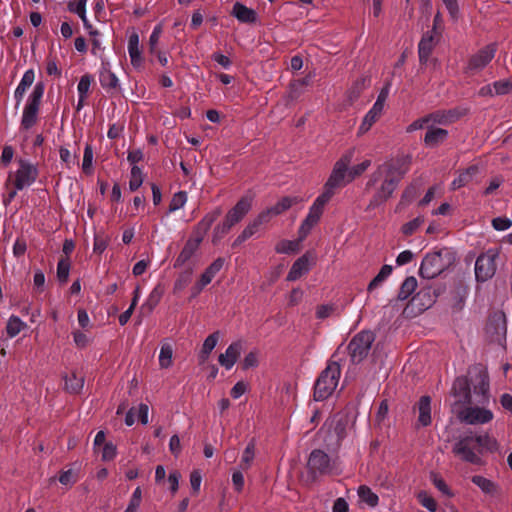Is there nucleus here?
<instances>
[{"mask_svg": "<svg viewBox=\"0 0 512 512\" xmlns=\"http://www.w3.org/2000/svg\"><path fill=\"white\" fill-rule=\"evenodd\" d=\"M435 46L434 35L426 32L418 44V56L421 65H426Z\"/></svg>", "mask_w": 512, "mask_h": 512, "instance_id": "25", "label": "nucleus"}, {"mask_svg": "<svg viewBox=\"0 0 512 512\" xmlns=\"http://www.w3.org/2000/svg\"><path fill=\"white\" fill-rule=\"evenodd\" d=\"M493 88L496 95H505L512 90V79L495 81Z\"/></svg>", "mask_w": 512, "mask_h": 512, "instance_id": "60", "label": "nucleus"}, {"mask_svg": "<svg viewBox=\"0 0 512 512\" xmlns=\"http://www.w3.org/2000/svg\"><path fill=\"white\" fill-rule=\"evenodd\" d=\"M219 336V331H215L204 340L202 349L199 353L200 363H204L209 358L210 353L218 343Z\"/></svg>", "mask_w": 512, "mask_h": 512, "instance_id": "33", "label": "nucleus"}, {"mask_svg": "<svg viewBox=\"0 0 512 512\" xmlns=\"http://www.w3.org/2000/svg\"><path fill=\"white\" fill-rule=\"evenodd\" d=\"M143 183V174L140 167L133 165L131 167V178L129 181V189L131 192H135L140 188Z\"/></svg>", "mask_w": 512, "mask_h": 512, "instance_id": "49", "label": "nucleus"}, {"mask_svg": "<svg viewBox=\"0 0 512 512\" xmlns=\"http://www.w3.org/2000/svg\"><path fill=\"white\" fill-rule=\"evenodd\" d=\"M380 115L372 110H369L364 116L363 121L358 129V135H363L370 130L372 125L376 122Z\"/></svg>", "mask_w": 512, "mask_h": 512, "instance_id": "53", "label": "nucleus"}, {"mask_svg": "<svg viewBox=\"0 0 512 512\" xmlns=\"http://www.w3.org/2000/svg\"><path fill=\"white\" fill-rule=\"evenodd\" d=\"M416 288L417 279L414 276L407 277L400 286L398 292V299L401 301L408 299Z\"/></svg>", "mask_w": 512, "mask_h": 512, "instance_id": "39", "label": "nucleus"}, {"mask_svg": "<svg viewBox=\"0 0 512 512\" xmlns=\"http://www.w3.org/2000/svg\"><path fill=\"white\" fill-rule=\"evenodd\" d=\"M392 270L391 265H383L378 274L368 284L367 290L371 292L377 288L392 273Z\"/></svg>", "mask_w": 512, "mask_h": 512, "instance_id": "44", "label": "nucleus"}, {"mask_svg": "<svg viewBox=\"0 0 512 512\" xmlns=\"http://www.w3.org/2000/svg\"><path fill=\"white\" fill-rule=\"evenodd\" d=\"M334 470V462L330 456L321 449L311 451L307 461V471L312 480L318 477L332 474Z\"/></svg>", "mask_w": 512, "mask_h": 512, "instance_id": "7", "label": "nucleus"}, {"mask_svg": "<svg viewBox=\"0 0 512 512\" xmlns=\"http://www.w3.org/2000/svg\"><path fill=\"white\" fill-rule=\"evenodd\" d=\"M299 202L300 199L296 196H285L282 197L275 205H273L271 209L274 212V215L278 216Z\"/></svg>", "mask_w": 512, "mask_h": 512, "instance_id": "36", "label": "nucleus"}, {"mask_svg": "<svg viewBox=\"0 0 512 512\" xmlns=\"http://www.w3.org/2000/svg\"><path fill=\"white\" fill-rule=\"evenodd\" d=\"M199 246L194 244L192 241L187 240L180 254L176 258L173 267L180 268L184 266L198 250Z\"/></svg>", "mask_w": 512, "mask_h": 512, "instance_id": "31", "label": "nucleus"}, {"mask_svg": "<svg viewBox=\"0 0 512 512\" xmlns=\"http://www.w3.org/2000/svg\"><path fill=\"white\" fill-rule=\"evenodd\" d=\"M474 370L477 371L476 377L478 380V382L474 385V392L482 396V399L479 400V403L485 404L489 400V376L481 364L474 366Z\"/></svg>", "mask_w": 512, "mask_h": 512, "instance_id": "17", "label": "nucleus"}, {"mask_svg": "<svg viewBox=\"0 0 512 512\" xmlns=\"http://www.w3.org/2000/svg\"><path fill=\"white\" fill-rule=\"evenodd\" d=\"M499 256V250L490 248L481 253L475 262V277L478 282H485L491 279L497 269L496 259Z\"/></svg>", "mask_w": 512, "mask_h": 512, "instance_id": "8", "label": "nucleus"}, {"mask_svg": "<svg viewBox=\"0 0 512 512\" xmlns=\"http://www.w3.org/2000/svg\"><path fill=\"white\" fill-rule=\"evenodd\" d=\"M474 443L480 447L478 449L479 453H482L484 449L490 452H494L498 449L497 440L493 437H490L487 433L474 436Z\"/></svg>", "mask_w": 512, "mask_h": 512, "instance_id": "34", "label": "nucleus"}, {"mask_svg": "<svg viewBox=\"0 0 512 512\" xmlns=\"http://www.w3.org/2000/svg\"><path fill=\"white\" fill-rule=\"evenodd\" d=\"M403 165H404L403 161L400 159H397V160L387 161L380 166L385 174V178H389V177L399 178V182H400L407 171V169H405L403 167Z\"/></svg>", "mask_w": 512, "mask_h": 512, "instance_id": "26", "label": "nucleus"}, {"mask_svg": "<svg viewBox=\"0 0 512 512\" xmlns=\"http://www.w3.org/2000/svg\"><path fill=\"white\" fill-rule=\"evenodd\" d=\"M449 132L446 129L430 126L424 137V144L427 147L435 148L448 138Z\"/></svg>", "mask_w": 512, "mask_h": 512, "instance_id": "23", "label": "nucleus"}, {"mask_svg": "<svg viewBox=\"0 0 512 512\" xmlns=\"http://www.w3.org/2000/svg\"><path fill=\"white\" fill-rule=\"evenodd\" d=\"M232 15L242 23H255L257 20V13L239 2L234 4Z\"/></svg>", "mask_w": 512, "mask_h": 512, "instance_id": "29", "label": "nucleus"}, {"mask_svg": "<svg viewBox=\"0 0 512 512\" xmlns=\"http://www.w3.org/2000/svg\"><path fill=\"white\" fill-rule=\"evenodd\" d=\"M430 480L432 481L433 485L444 495L447 497H453L454 493L451 491L449 486L446 484L444 479L436 472L430 473Z\"/></svg>", "mask_w": 512, "mask_h": 512, "instance_id": "47", "label": "nucleus"}, {"mask_svg": "<svg viewBox=\"0 0 512 512\" xmlns=\"http://www.w3.org/2000/svg\"><path fill=\"white\" fill-rule=\"evenodd\" d=\"M478 170L479 169L477 165H471L465 170L461 171L458 177H456L452 181L451 189L457 190L460 189L461 187L466 186L472 180L473 176H475L478 173Z\"/></svg>", "mask_w": 512, "mask_h": 512, "instance_id": "30", "label": "nucleus"}, {"mask_svg": "<svg viewBox=\"0 0 512 512\" xmlns=\"http://www.w3.org/2000/svg\"><path fill=\"white\" fill-rule=\"evenodd\" d=\"M74 468H70L66 471L61 472L59 476V482L63 485H73L78 480V471L80 469V464L75 462L73 463Z\"/></svg>", "mask_w": 512, "mask_h": 512, "instance_id": "43", "label": "nucleus"}, {"mask_svg": "<svg viewBox=\"0 0 512 512\" xmlns=\"http://www.w3.org/2000/svg\"><path fill=\"white\" fill-rule=\"evenodd\" d=\"M310 270V257L309 252H306L301 257H299L291 266L286 280L287 281H296L301 278L303 275L307 274Z\"/></svg>", "mask_w": 512, "mask_h": 512, "instance_id": "22", "label": "nucleus"}, {"mask_svg": "<svg viewBox=\"0 0 512 512\" xmlns=\"http://www.w3.org/2000/svg\"><path fill=\"white\" fill-rule=\"evenodd\" d=\"M191 275H192L191 267L188 270L182 272L174 283V290L184 289L188 285V283L191 281Z\"/></svg>", "mask_w": 512, "mask_h": 512, "instance_id": "63", "label": "nucleus"}, {"mask_svg": "<svg viewBox=\"0 0 512 512\" xmlns=\"http://www.w3.org/2000/svg\"><path fill=\"white\" fill-rule=\"evenodd\" d=\"M172 355V347L169 344L162 345L159 354V365L161 368H169L172 365Z\"/></svg>", "mask_w": 512, "mask_h": 512, "instance_id": "52", "label": "nucleus"}, {"mask_svg": "<svg viewBox=\"0 0 512 512\" xmlns=\"http://www.w3.org/2000/svg\"><path fill=\"white\" fill-rule=\"evenodd\" d=\"M452 391L458 402L463 404L471 403L470 381L466 376L457 377L453 383Z\"/></svg>", "mask_w": 512, "mask_h": 512, "instance_id": "21", "label": "nucleus"}, {"mask_svg": "<svg viewBox=\"0 0 512 512\" xmlns=\"http://www.w3.org/2000/svg\"><path fill=\"white\" fill-rule=\"evenodd\" d=\"M417 194L418 187L415 184L408 185L401 195L400 201L396 207V211L410 204L416 198Z\"/></svg>", "mask_w": 512, "mask_h": 512, "instance_id": "41", "label": "nucleus"}, {"mask_svg": "<svg viewBox=\"0 0 512 512\" xmlns=\"http://www.w3.org/2000/svg\"><path fill=\"white\" fill-rule=\"evenodd\" d=\"M366 86V79H357L348 90V98L351 102L357 100Z\"/></svg>", "mask_w": 512, "mask_h": 512, "instance_id": "55", "label": "nucleus"}, {"mask_svg": "<svg viewBox=\"0 0 512 512\" xmlns=\"http://www.w3.org/2000/svg\"><path fill=\"white\" fill-rule=\"evenodd\" d=\"M458 419L469 425L486 424L493 420L494 414L491 410L484 407L468 406L459 411Z\"/></svg>", "mask_w": 512, "mask_h": 512, "instance_id": "10", "label": "nucleus"}, {"mask_svg": "<svg viewBox=\"0 0 512 512\" xmlns=\"http://www.w3.org/2000/svg\"><path fill=\"white\" fill-rule=\"evenodd\" d=\"M456 252L448 247L427 253L420 265L419 275L425 279H433L449 269L456 262Z\"/></svg>", "mask_w": 512, "mask_h": 512, "instance_id": "1", "label": "nucleus"}, {"mask_svg": "<svg viewBox=\"0 0 512 512\" xmlns=\"http://www.w3.org/2000/svg\"><path fill=\"white\" fill-rule=\"evenodd\" d=\"M59 156L61 161L65 164L67 169H70L73 165L79 164V156L75 152L73 155L70 153L69 149L64 146H61L59 149Z\"/></svg>", "mask_w": 512, "mask_h": 512, "instance_id": "48", "label": "nucleus"}, {"mask_svg": "<svg viewBox=\"0 0 512 512\" xmlns=\"http://www.w3.org/2000/svg\"><path fill=\"white\" fill-rule=\"evenodd\" d=\"M486 332L491 336V340L501 343L505 339L507 326L504 313H495L488 320Z\"/></svg>", "mask_w": 512, "mask_h": 512, "instance_id": "15", "label": "nucleus"}, {"mask_svg": "<svg viewBox=\"0 0 512 512\" xmlns=\"http://www.w3.org/2000/svg\"><path fill=\"white\" fill-rule=\"evenodd\" d=\"M467 113L466 109L453 108L449 110H438L430 114L431 121L441 125H448L456 122Z\"/></svg>", "mask_w": 512, "mask_h": 512, "instance_id": "18", "label": "nucleus"}, {"mask_svg": "<svg viewBox=\"0 0 512 512\" xmlns=\"http://www.w3.org/2000/svg\"><path fill=\"white\" fill-rule=\"evenodd\" d=\"M233 227L232 224H229V222L224 219L223 222L217 224L214 227L213 235H212V243L217 244Z\"/></svg>", "mask_w": 512, "mask_h": 512, "instance_id": "51", "label": "nucleus"}, {"mask_svg": "<svg viewBox=\"0 0 512 512\" xmlns=\"http://www.w3.org/2000/svg\"><path fill=\"white\" fill-rule=\"evenodd\" d=\"M253 196L245 195L227 212L225 219L233 226L239 223L251 210Z\"/></svg>", "mask_w": 512, "mask_h": 512, "instance_id": "14", "label": "nucleus"}, {"mask_svg": "<svg viewBox=\"0 0 512 512\" xmlns=\"http://www.w3.org/2000/svg\"><path fill=\"white\" fill-rule=\"evenodd\" d=\"M165 293V287L161 283L157 284L150 292L146 301L140 307V313L150 314L159 304Z\"/></svg>", "mask_w": 512, "mask_h": 512, "instance_id": "24", "label": "nucleus"}, {"mask_svg": "<svg viewBox=\"0 0 512 512\" xmlns=\"http://www.w3.org/2000/svg\"><path fill=\"white\" fill-rule=\"evenodd\" d=\"M474 436L465 435L453 445L452 453L458 456L462 461L471 464H480L481 458L473 449Z\"/></svg>", "mask_w": 512, "mask_h": 512, "instance_id": "13", "label": "nucleus"}, {"mask_svg": "<svg viewBox=\"0 0 512 512\" xmlns=\"http://www.w3.org/2000/svg\"><path fill=\"white\" fill-rule=\"evenodd\" d=\"M496 52V43H490L478 50L468 59L467 66L465 67V73L474 74L482 71L495 57Z\"/></svg>", "mask_w": 512, "mask_h": 512, "instance_id": "9", "label": "nucleus"}, {"mask_svg": "<svg viewBox=\"0 0 512 512\" xmlns=\"http://www.w3.org/2000/svg\"><path fill=\"white\" fill-rule=\"evenodd\" d=\"M341 376V366L338 362L329 360L324 370L317 377L313 387V399L324 401L337 388Z\"/></svg>", "mask_w": 512, "mask_h": 512, "instance_id": "2", "label": "nucleus"}, {"mask_svg": "<svg viewBox=\"0 0 512 512\" xmlns=\"http://www.w3.org/2000/svg\"><path fill=\"white\" fill-rule=\"evenodd\" d=\"M305 91V88L297 85V81L293 80L288 86V98L291 101L297 100Z\"/></svg>", "mask_w": 512, "mask_h": 512, "instance_id": "64", "label": "nucleus"}, {"mask_svg": "<svg viewBox=\"0 0 512 512\" xmlns=\"http://www.w3.org/2000/svg\"><path fill=\"white\" fill-rule=\"evenodd\" d=\"M93 148L92 145L87 143L84 148L82 169L86 175H90L93 171Z\"/></svg>", "mask_w": 512, "mask_h": 512, "instance_id": "50", "label": "nucleus"}, {"mask_svg": "<svg viewBox=\"0 0 512 512\" xmlns=\"http://www.w3.org/2000/svg\"><path fill=\"white\" fill-rule=\"evenodd\" d=\"M374 340L375 335L369 330H363L357 333L351 339L347 347L351 362L354 364L361 363L368 356Z\"/></svg>", "mask_w": 512, "mask_h": 512, "instance_id": "5", "label": "nucleus"}, {"mask_svg": "<svg viewBox=\"0 0 512 512\" xmlns=\"http://www.w3.org/2000/svg\"><path fill=\"white\" fill-rule=\"evenodd\" d=\"M473 484L478 486L485 494H494L497 489V485L490 479L481 475H474L471 478Z\"/></svg>", "mask_w": 512, "mask_h": 512, "instance_id": "40", "label": "nucleus"}, {"mask_svg": "<svg viewBox=\"0 0 512 512\" xmlns=\"http://www.w3.org/2000/svg\"><path fill=\"white\" fill-rule=\"evenodd\" d=\"M371 165L370 160H364L363 162L353 166L351 169H349L348 173V182H351L356 177L360 176L362 173H364L368 167Z\"/></svg>", "mask_w": 512, "mask_h": 512, "instance_id": "58", "label": "nucleus"}, {"mask_svg": "<svg viewBox=\"0 0 512 512\" xmlns=\"http://www.w3.org/2000/svg\"><path fill=\"white\" fill-rule=\"evenodd\" d=\"M388 85L386 87H384L378 97H377V100L376 102L373 104L372 108L370 110L374 111L375 113L381 115L382 111H383V108H384V103L388 97Z\"/></svg>", "mask_w": 512, "mask_h": 512, "instance_id": "62", "label": "nucleus"}, {"mask_svg": "<svg viewBox=\"0 0 512 512\" xmlns=\"http://www.w3.org/2000/svg\"><path fill=\"white\" fill-rule=\"evenodd\" d=\"M100 85L107 93L114 95L120 90L119 79L109 68V63H102L101 70L99 72Z\"/></svg>", "mask_w": 512, "mask_h": 512, "instance_id": "16", "label": "nucleus"}, {"mask_svg": "<svg viewBox=\"0 0 512 512\" xmlns=\"http://www.w3.org/2000/svg\"><path fill=\"white\" fill-rule=\"evenodd\" d=\"M93 82V76L90 74H85L80 78V81L77 86L78 95L81 96V98H87L89 88L91 83Z\"/></svg>", "mask_w": 512, "mask_h": 512, "instance_id": "57", "label": "nucleus"}, {"mask_svg": "<svg viewBox=\"0 0 512 512\" xmlns=\"http://www.w3.org/2000/svg\"><path fill=\"white\" fill-rule=\"evenodd\" d=\"M299 238L297 240H281L275 246V251L279 254H294L300 249Z\"/></svg>", "mask_w": 512, "mask_h": 512, "instance_id": "37", "label": "nucleus"}, {"mask_svg": "<svg viewBox=\"0 0 512 512\" xmlns=\"http://www.w3.org/2000/svg\"><path fill=\"white\" fill-rule=\"evenodd\" d=\"M418 422L423 427L431 424V397L428 395L421 396L418 401Z\"/></svg>", "mask_w": 512, "mask_h": 512, "instance_id": "27", "label": "nucleus"}, {"mask_svg": "<svg viewBox=\"0 0 512 512\" xmlns=\"http://www.w3.org/2000/svg\"><path fill=\"white\" fill-rule=\"evenodd\" d=\"M399 185V178L389 177L385 178L380 185V187L376 190L374 195L372 196L370 202L368 203L365 211H372L382 204H384L394 193L396 188Z\"/></svg>", "mask_w": 512, "mask_h": 512, "instance_id": "12", "label": "nucleus"}, {"mask_svg": "<svg viewBox=\"0 0 512 512\" xmlns=\"http://www.w3.org/2000/svg\"><path fill=\"white\" fill-rule=\"evenodd\" d=\"M452 308L460 311L464 306L465 290L458 287L452 292Z\"/></svg>", "mask_w": 512, "mask_h": 512, "instance_id": "59", "label": "nucleus"}, {"mask_svg": "<svg viewBox=\"0 0 512 512\" xmlns=\"http://www.w3.org/2000/svg\"><path fill=\"white\" fill-rule=\"evenodd\" d=\"M330 200L329 193H321L315 199L312 206L309 208L306 218L302 221L298 229L299 241H303L310 234L313 227L319 222L324 212L325 205Z\"/></svg>", "mask_w": 512, "mask_h": 512, "instance_id": "6", "label": "nucleus"}, {"mask_svg": "<svg viewBox=\"0 0 512 512\" xmlns=\"http://www.w3.org/2000/svg\"><path fill=\"white\" fill-rule=\"evenodd\" d=\"M242 351V343L241 341H236L231 343L225 353H222L218 357V361L221 366H223L225 369L230 370L234 364L237 362L239 356L241 355Z\"/></svg>", "mask_w": 512, "mask_h": 512, "instance_id": "20", "label": "nucleus"}, {"mask_svg": "<svg viewBox=\"0 0 512 512\" xmlns=\"http://www.w3.org/2000/svg\"><path fill=\"white\" fill-rule=\"evenodd\" d=\"M222 209L220 207L215 208L213 211L207 213L202 220H200L195 226L201 232L207 233L213 223L221 216Z\"/></svg>", "mask_w": 512, "mask_h": 512, "instance_id": "35", "label": "nucleus"}, {"mask_svg": "<svg viewBox=\"0 0 512 512\" xmlns=\"http://www.w3.org/2000/svg\"><path fill=\"white\" fill-rule=\"evenodd\" d=\"M348 423L349 419L347 414L337 413L333 416L329 424V430L335 435L337 445H340L347 436Z\"/></svg>", "mask_w": 512, "mask_h": 512, "instance_id": "19", "label": "nucleus"}, {"mask_svg": "<svg viewBox=\"0 0 512 512\" xmlns=\"http://www.w3.org/2000/svg\"><path fill=\"white\" fill-rule=\"evenodd\" d=\"M359 497L366 502L369 506L374 507L379 502V497L369 487L360 486L358 489Z\"/></svg>", "mask_w": 512, "mask_h": 512, "instance_id": "46", "label": "nucleus"}, {"mask_svg": "<svg viewBox=\"0 0 512 512\" xmlns=\"http://www.w3.org/2000/svg\"><path fill=\"white\" fill-rule=\"evenodd\" d=\"M128 52L130 55L132 66L134 68L141 67L143 63V58L139 48V36L137 33H133L129 37Z\"/></svg>", "mask_w": 512, "mask_h": 512, "instance_id": "28", "label": "nucleus"}, {"mask_svg": "<svg viewBox=\"0 0 512 512\" xmlns=\"http://www.w3.org/2000/svg\"><path fill=\"white\" fill-rule=\"evenodd\" d=\"M424 223V218L422 216H418L416 218H414L413 220L405 223L402 227H401V232L405 235V236H411L412 234H414V232Z\"/></svg>", "mask_w": 512, "mask_h": 512, "instance_id": "56", "label": "nucleus"}, {"mask_svg": "<svg viewBox=\"0 0 512 512\" xmlns=\"http://www.w3.org/2000/svg\"><path fill=\"white\" fill-rule=\"evenodd\" d=\"M45 91V83L38 81L29 95L26 105L23 110L21 119V127L25 130L32 128L38 121V113L41 106V101Z\"/></svg>", "mask_w": 512, "mask_h": 512, "instance_id": "3", "label": "nucleus"}, {"mask_svg": "<svg viewBox=\"0 0 512 512\" xmlns=\"http://www.w3.org/2000/svg\"><path fill=\"white\" fill-rule=\"evenodd\" d=\"M352 159V154L348 153L343 155L333 167V170L324 185V191L322 193H329V198H332L335 189L345 186L348 182L346 175L349 173V164Z\"/></svg>", "mask_w": 512, "mask_h": 512, "instance_id": "4", "label": "nucleus"}, {"mask_svg": "<svg viewBox=\"0 0 512 512\" xmlns=\"http://www.w3.org/2000/svg\"><path fill=\"white\" fill-rule=\"evenodd\" d=\"M65 390L71 394H78L84 386V377L77 375L75 371L71 375L64 376Z\"/></svg>", "mask_w": 512, "mask_h": 512, "instance_id": "32", "label": "nucleus"}, {"mask_svg": "<svg viewBox=\"0 0 512 512\" xmlns=\"http://www.w3.org/2000/svg\"><path fill=\"white\" fill-rule=\"evenodd\" d=\"M71 268V263L69 258H60L57 263V279L60 284L64 285L68 282L69 272Z\"/></svg>", "mask_w": 512, "mask_h": 512, "instance_id": "42", "label": "nucleus"}, {"mask_svg": "<svg viewBox=\"0 0 512 512\" xmlns=\"http://www.w3.org/2000/svg\"><path fill=\"white\" fill-rule=\"evenodd\" d=\"M26 324L15 315H12L7 322L6 331L9 337L13 338L18 335Z\"/></svg>", "mask_w": 512, "mask_h": 512, "instance_id": "45", "label": "nucleus"}, {"mask_svg": "<svg viewBox=\"0 0 512 512\" xmlns=\"http://www.w3.org/2000/svg\"><path fill=\"white\" fill-rule=\"evenodd\" d=\"M418 501L420 504L428 509L430 512H435L437 508V503L435 499L431 496H429L426 492H420L418 494Z\"/></svg>", "mask_w": 512, "mask_h": 512, "instance_id": "61", "label": "nucleus"}, {"mask_svg": "<svg viewBox=\"0 0 512 512\" xmlns=\"http://www.w3.org/2000/svg\"><path fill=\"white\" fill-rule=\"evenodd\" d=\"M19 168L15 173L14 187L16 190H23L25 187L32 185L39 175V170L36 165L24 160L19 159Z\"/></svg>", "mask_w": 512, "mask_h": 512, "instance_id": "11", "label": "nucleus"}, {"mask_svg": "<svg viewBox=\"0 0 512 512\" xmlns=\"http://www.w3.org/2000/svg\"><path fill=\"white\" fill-rule=\"evenodd\" d=\"M187 201V193L185 191H178L175 193L170 201L168 212L172 213L182 208Z\"/></svg>", "mask_w": 512, "mask_h": 512, "instance_id": "54", "label": "nucleus"}, {"mask_svg": "<svg viewBox=\"0 0 512 512\" xmlns=\"http://www.w3.org/2000/svg\"><path fill=\"white\" fill-rule=\"evenodd\" d=\"M255 447H256L255 439L252 438L249 441V443L247 444V446L243 452V455L241 457L239 466L242 470H247L250 468V466L254 460V457H255Z\"/></svg>", "mask_w": 512, "mask_h": 512, "instance_id": "38", "label": "nucleus"}]
</instances>
